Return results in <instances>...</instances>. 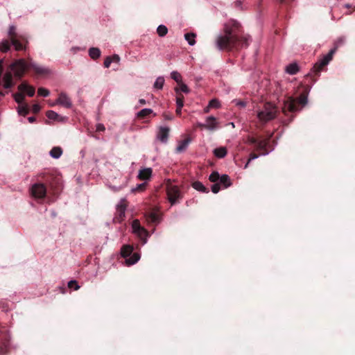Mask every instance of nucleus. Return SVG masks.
<instances>
[{"mask_svg": "<svg viewBox=\"0 0 355 355\" xmlns=\"http://www.w3.org/2000/svg\"><path fill=\"white\" fill-rule=\"evenodd\" d=\"M209 107L211 108H218L220 106V102L217 99H212L209 103Z\"/></svg>", "mask_w": 355, "mask_h": 355, "instance_id": "c03bdc74", "label": "nucleus"}, {"mask_svg": "<svg viewBox=\"0 0 355 355\" xmlns=\"http://www.w3.org/2000/svg\"><path fill=\"white\" fill-rule=\"evenodd\" d=\"M171 77L178 83H181L182 82V78L181 74L176 71H173L171 73Z\"/></svg>", "mask_w": 355, "mask_h": 355, "instance_id": "72a5a7b5", "label": "nucleus"}, {"mask_svg": "<svg viewBox=\"0 0 355 355\" xmlns=\"http://www.w3.org/2000/svg\"><path fill=\"white\" fill-rule=\"evenodd\" d=\"M111 63H112L111 57H110V56L107 57L104 61L105 67L108 68L110 66Z\"/></svg>", "mask_w": 355, "mask_h": 355, "instance_id": "603ef678", "label": "nucleus"}, {"mask_svg": "<svg viewBox=\"0 0 355 355\" xmlns=\"http://www.w3.org/2000/svg\"><path fill=\"white\" fill-rule=\"evenodd\" d=\"M344 42H345V40H344V38H343V37H340V38H338V39L336 41V42H335V44H334V47L332 49H336V50H337V49H338L340 46H341V45H343V44H344Z\"/></svg>", "mask_w": 355, "mask_h": 355, "instance_id": "49530a36", "label": "nucleus"}, {"mask_svg": "<svg viewBox=\"0 0 355 355\" xmlns=\"http://www.w3.org/2000/svg\"><path fill=\"white\" fill-rule=\"evenodd\" d=\"M192 187L196 191L203 192V193L209 192L208 189L200 182H198V181L194 182L192 184Z\"/></svg>", "mask_w": 355, "mask_h": 355, "instance_id": "412c9836", "label": "nucleus"}, {"mask_svg": "<svg viewBox=\"0 0 355 355\" xmlns=\"http://www.w3.org/2000/svg\"><path fill=\"white\" fill-rule=\"evenodd\" d=\"M166 191L167 199L171 205L178 203L182 198L179 187L174 184L171 180L168 179L166 181Z\"/></svg>", "mask_w": 355, "mask_h": 355, "instance_id": "7ed1b4c3", "label": "nucleus"}, {"mask_svg": "<svg viewBox=\"0 0 355 355\" xmlns=\"http://www.w3.org/2000/svg\"><path fill=\"white\" fill-rule=\"evenodd\" d=\"M257 158H258V155H255V154H251V155H250V158H249V159H248V162H247V163H246V164L245 165V168H246L248 167V166L249 163H250L252 160L255 159H257Z\"/></svg>", "mask_w": 355, "mask_h": 355, "instance_id": "5fc2aeb1", "label": "nucleus"}, {"mask_svg": "<svg viewBox=\"0 0 355 355\" xmlns=\"http://www.w3.org/2000/svg\"><path fill=\"white\" fill-rule=\"evenodd\" d=\"M150 217L151 221H153V222L156 221L157 218V215L155 214H154V213H151L150 215Z\"/></svg>", "mask_w": 355, "mask_h": 355, "instance_id": "680f3d73", "label": "nucleus"}, {"mask_svg": "<svg viewBox=\"0 0 355 355\" xmlns=\"http://www.w3.org/2000/svg\"><path fill=\"white\" fill-rule=\"evenodd\" d=\"M8 33L10 40H12V38L19 37L16 31V27L13 25L9 27Z\"/></svg>", "mask_w": 355, "mask_h": 355, "instance_id": "473e14b6", "label": "nucleus"}, {"mask_svg": "<svg viewBox=\"0 0 355 355\" xmlns=\"http://www.w3.org/2000/svg\"><path fill=\"white\" fill-rule=\"evenodd\" d=\"M18 89L21 92H26L28 96H33L35 94V88L33 86L29 85L26 82L21 83L18 86Z\"/></svg>", "mask_w": 355, "mask_h": 355, "instance_id": "ddd939ff", "label": "nucleus"}, {"mask_svg": "<svg viewBox=\"0 0 355 355\" xmlns=\"http://www.w3.org/2000/svg\"><path fill=\"white\" fill-rule=\"evenodd\" d=\"M218 127V123L216 120V118L214 116H208L205 123V129L208 130H214Z\"/></svg>", "mask_w": 355, "mask_h": 355, "instance_id": "1a4fd4ad", "label": "nucleus"}, {"mask_svg": "<svg viewBox=\"0 0 355 355\" xmlns=\"http://www.w3.org/2000/svg\"><path fill=\"white\" fill-rule=\"evenodd\" d=\"M220 178V176L218 172H213L209 175V179L212 182L218 183V182H219Z\"/></svg>", "mask_w": 355, "mask_h": 355, "instance_id": "4c0bfd02", "label": "nucleus"}, {"mask_svg": "<svg viewBox=\"0 0 355 355\" xmlns=\"http://www.w3.org/2000/svg\"><path fill=\"white\" fill-rule=\"evenodd\" d=\"M32 110H33V113H37V112H39L40 111L41 107H40V106L38 104H34L33 105Z\"/></svg>", "mask_w": 355, "mask_h": 355, "instance_id": "13d9d810", "label": "nucleus"}, {"mask_svg": "<svg viewBox=\"0 0 355 355\" xmlns=\"http://www.w3.org/2000/svg\"><path fill=\"white\" fill-rule=\"evenodd\" d=\"M239 28V24L235 20H230L224 25V33L230 36H239L235 33Z\"/></svg>", "mask_w": 355, "mask_h": 355, "instance_id": "423d86ee", "label": "nucleus"}, {"mask_svg": "<svg viewBox=\"0 0 355 355\" xmlns=\"http://www.w3.org/2000/svg\"><path fill=\"white\" fill-rule=\"evenodd\" d=\"M164 84V78L162 76L157 78L155 80L153 87L156 89H162Z\"/></svg>", "mask_w": 355, "mask_h": 355, "instance_id": "cd10ccee", "label": "nucleus"}, {"mask_svg": "<svg viewBox=\"0 0 355 355\" xmlns=\"http://www.w3.org/2000/svg\"><path fill=\"white\" fill-rule=\"evenodd\" d=\"M29 67L32 68L38 75H48L51 73V70L45 67L39 65L36 63H31Z\"/></svg>", "mask_w": 355, "mask_h": 355, "instance_id": "6e6552de", "label": "nucleus"}, {"mask_svg": "<svg viewBox=\"0 0 355 355\" xmlns=\"http://www.w3.org/2000/svg\"><path fill=\"white\" fill-rule=\"evenodd\" d=\"M96 131H98V132H103V131H105V126H104V125H103V124H102V123H98V124L96 125Z\"/></svg>", "mask_w": 355, "mask_h": 355, "instance_id": "6e6d98bb", "label": "nucleus"}, {"mask_svg": "<svg viewBox=\"0 0 355 355\" xmlns=\"http://www.w3.org/2000/svg\"><path fill=\"white\" fill-rule=\"evenodd\" d=\"M68 286L70 288H73L75 291H77L79 289L80 286L78 284V282L75 280H71L68 283Z\"/></svg>", "mask_w": 355, "mask_h": 355, "instance_id": "a18cd8bd", "label": "nucleus"}, {"mask_svg": "<svg viewBox=\"0 0 355 355\" xmlns=\"http://www.w3.org/2000/svg\"><path fill=\"white\" fill-rule=\"evenodd\" d=\"M152 112H153V110L151 109L144 108L138 112L137 116L143 118V117H145V116L149 115Z\"/></svg>", "mask_w": 355, "mask_h": 355, "instance_id": "e433bc0d", "label": "nucleus"}, {"mask_svg": "<svg viewBox=\"0 0 355 355\" xmlns=\"http://www.w3.org/2000/svg\"><path fill=\"white\" fill-rule=\"evenodd\" d=\"M162 116L165 120L171 121L173 119V116L170 114L164 113Z\"/></svg>", "mask_w": 355, "mask_h": 355, "instance_id": "052dcab7", "label": "nucleus"}, {"mask_svg": "<svg viewBox=\"0 0 355 355\" xmlns=\"http://www.w3.org/2000/svg\"><path fill=\"white\" fill-rule=\"evenodd\" d=\"M285 71L288 74L294 75L299 71V67L297 63L293 62L287 65Z\"/></svg>", "mask_w": 355, "mask_h": 355, "instance_id": "f3484780", "label": "nucleus"}, {"mask_svg": "<svg viewBox=\"0 0 355 355\" xmlns=\"http://www.w3.org/2000/svg\"><path fill=\"white\" fill-rule=\"evenodd\" d=\"M15 101L19 105L22 104V102L24 100V95L22 92L17 93L13 95Z\"/></svg>", "mask_w": 355, "mask_h": 355, "instance_id": "c9c22d12", "label": "nucleus"}, {"mask_svg": "<svg viewBox=\"0 0 355 355\" xmlns=\"http://www.w3.org/2000/svg\"><path fill=\"white\" fill-rule=\"evenodd\" d=\"M117 213H118V215H119L118 220L119 221L123 220V218L125 217V210H123L122 209L121 211H118Z\"/></svg>", "mask_w": 355, "mask_h": 355, "instance_id": "864d4df0", "label": "nucleus"}, {"mask_svg": "<svg viewBox=\"0 0 355 355\" xmlns=\"http://www.w3.org/2000/svg\"><path fill=\"white\" fill-rule=\"evenodd\" d=\"M153 173L151 168H143L139 171L137 178L141 180H148Z\"/></svg>", "mask_w": 355, "mask_h": 355, "instance_id": "f8f14e48", "label": "nucleus"}, {"mask_svg": "<svg viewBox=\"0 0 355 355\" xmlns=\"http://www.w3.org/2000/svg\"><path fill=\"white\" fill-rule=\"evenodd\" d=\"M298 103L303 106L306 105L308 103L307 96L305 94H301L298 98Z\"/></svg>", "mask_w": 355, "mask_h": 355, "instance_id": "79ce46f5", "label": "nucleus"}, {"mask_svg": "<svg viewBox=\"0 0 355 355\" xmlns=\"http://www.w3.org/2000/svg\"><path fill=\"white\" fill-rule=\"evenodd\" d=\"M133 251V248L130 245H125L121 248V254L123 257H130Z\"/></svg>", "mask_w": 355, "mask_h": 355, "instance_id": "a211bd4d", "label": "nucleus"}, {"mask_svg": "<svg viewBox=\"0 0 355 355\" xmlns=\"http://www.w3.org/2000/svg\"><path fill=\"white\" fill-rule=\"evenodd\" d=\"M17 112L19 114L26 116L28 113V107L26 104H21L18 106Z\"/></svg>", "mask_w": 355, "mask_h": 355, "instance_id": "c756f323", "label": "nucleus"}, {"mask_svg": "<svg viewBox=\"0 0 355 355\" xmlns=\"http://www.w3.org/2000/svg\"><path fill=\"white\" fill-rule=\"evenodd\" d=\"M2 81L3 87L6 89L10 88L15 85L14 82L12 81V76L11 71H7L4 73Z\"/></svg>", "mask_w": 355, "mask_h": 355, "instance_id": "dca6fc26", "label": "nucleus"}, {"mask_svg": "<svg viewBox=\"0 0 355 355\" xmlns=\"http://www.w3.org/2000/svg\"><path fill=\"white\" fill-rule=\"evenodd\" d=\"M178 85L180 86L179 89L181 92L187 93V94L189 92V89L188 88L187 85L186 84H184L183 82H181V83H179ZM175 91L178 92V89H175Z\"/></svg>", "mask_w": 355, "mask_h": 355, "instance_id": "37998d69", "label": "nucleus"}, {"mask_svg": "<svg viewBox=\"0 0 355 355\" xmlns=\"http://www.w3.org/2000/svg\"><path fill=\"white\" fill-rule=\"evenodd\" d=\"M268 144V139L257 140V149L259 150H266Z\"/></svg>", "mask_w": 355, "mask_h": 355, "instance_id": "a878e982", "label": "nucleus"}, {"mask_svg": "<svg viewBox=\"0 0 355 355\" xmlns=\"http://www.w3.org/2000/svg\"><path fill=\"white\" fill-rule=\"evenodd\" d=\"M46 116L49 119H55L58 117V114L53 110H49L46 112Z\"/></svg>", "mask_w": 355, "mask_h": 355, "instance_id": "de8ad7c7", "label": "nucleus"}, {"mask_svg": "<svg viewBox=\"0 0 355 355\" xmlns=\"http://www.w3.org/2000/svg\"><path fill=\"white\" fill-rule=\"evenodd\" d=\"M249 36H230L228 35H218L216 39V45L220 50L237 48L240 43L241 46H248L249 44Z\"/></svg>", "mask_w": 355, "mask_h": 355, "instance_id": "f257e3e1", "label": "nucleus"}, {"mask_svg": "<svg viewBox=\"0 0 355 355\" xmlns=\"http://www.w3.org/2000/svg\"><path fill=\"white\" fill-rule=\"evenodd\" d=\"M220 189V184L219 183H215L211 187V191L214 193H217Z\"/></svg>", "mask_w": 355, "mask_h": 355, "instance_id": "8fccbe9b", "label": "nucleus"}, {"mask_svg": "<svg viewBox=\"0 0 355 355\" xmlns=\"http://www.w3.org/2000/svg\"><path fill=\"white\" fill-rule=\"evenodd\" d=\"M157 33L159 37H164L167 34L168 28L164 25H159L157 28Z\"/></svg>", "mask_w": 355, "mask_h": 355, "instance_id": "7c9ffc66", "label": "nucleus"}, {"mask_svg": "<svg viewBox=\"0 0 355 355\" xmlns=\"http://www.w3.org/2000/svg\"><path fill=\"white\" fill-rule=\"evenodd\" d=\"M112 58V62H116L117 64L120 62V57L118 55H114L112 56H110Z\"/></svg>", "mask_w": 355, "mask_h": 355, "instance_id": "bf43d9fd", "label": "nucleus"}, {"mask_svg": "<svg viewBox=\"0 0 355 355\" xmlns=\"http://www.w3.org/2000/svg\"><path fill=\"white\" fill-rule=\"evenodd\" d=\"M234 103H235V105L238 107H245L247 105V103L244 101H241V100H234Z\"/></svg>", "mask_w": 355, "mask_h": 355, "instance_id": "09e8293b", "label": "nucleus"}, {"mask_svg": "<svg viewBox=\"0 0 355 355\" xmlns=\"http://www.w3.org/2000/svg\"><path fill=\"white\" fill-rule=\"evenodd\" d=\"M127 203L125 199H122L116 207V211L126 210Z\"/></svg>", "mask_w": 355, "mask_h": 355, "instance_id": "58836bf2", "label": "nucleus"}, {"mask_svg": "<svg viewBox=\"0 0 355 355\" xmlns=\"http://www.w3.org/2000/svg\"><path fill=\"white\" fill-rule=\"evenodd\" d=\"M210 108H211V107H209V105H208V106L205 108L204 112L206 113L208 112L209 111Z\"/></svg>", "mask_w": 355, "mask_h": 355, "instance_id": "338daca9", "label": "nucleus"}, {"mask_svg": "<svg viewBox=\"0 0 355 355\" xmlns=\"http://www.w3.org/2000/svg\"><path fill=\"white\" fill-rule=\"evenodd\" d=\"M181 111H182V108H178V107L177 110H176L177 114H178V115L181 114Z\"/></svg>", "mask_w": 355, "mask_h": 355, "instance_id": "69168bd1", "label": "nucleus"}, {"mask_svg": "<svg viewBox=\"0 0 355 355\" xmlns=\"http://www.w3.org/2000/svg\"><path fill=\"white\" fill-rule=\"evenodd\" d=\"M146 182H143V183L137 184L135 187L132 188L131 189V191L132 193L141 192L146 189Z\"/></svg>", "mask_w": 355, "mask_h": 355, "instance_id": "f704fd0d", "label": "nucleus"}, {"mask_svg": "<svg viewBox=\"0 0 355 355\" xmlns=\"http://www.w3.org/2000/svg\"><path fill=\"white\" fill-rule=\"evenodd\" d=\"M257 140L255 138L252 137H248L247 138V141H246V142L248 144H257Z\"/></svg>", "mask_w": 355, "mask_h": 355, "instance_id": "4d7b16f0", "label": "nucleus"}, {"mask_svg": "<svg viewBox=\"0 0 355 355\" xmlns=\"http://www.w3.org/2000/svg\"><path fill=\"white\" fill-rule=\"evenodd\" d=\"M10 43L14 46L15 51H26L27 49V44H28L27 40L25 41V44H23L21 42H20L19 40V37L12 38V40H10Z\"/></svg>", "mask_w": 355, "mask_h": 355, "instance_id": "4468645a", "label": "nucleus"}, {"mask_svg": "<svg viewBox=\"0 0 355 355\" xmlns=\"http://www.w3.org/2000/svg\"><path fill=\"white\" fill-rule=\"evenodd\" d=\"M28 121H29L30 123H33V122H34V121H35V118H34V117H33V116H31V117H28Z\"/></svg>", "mask_w": 355, "mask_h": 355, "instance_id": "0e129e2a", "label": "nucleus"}, {"mask_svg": "<svg viewBox=\"0 0 355 355\" xmlns=\"http://www.w3.org/2000/svg\"><path fill=\"white\" fill-rule=\"evenodd\" d=\"M89 54L92 59H97L101 56V51L98 48H91Z\"/></svg>", "mask_w": 355, "mask_h": 355, "instance_id": "c85d7f7f", "label": "nucleus"}, {"mask_svg": "<svg viewBox=\"0 0 355 355\" xmlns=\"http://www.w3.org/2000/svg\"><path fill=\"white\" fill-rule=\"evenodd\" d=\"M256 113L259 122L265 124L277 116V108L274 104L267 102L263 107H259Z\"/></svg>", "mask_w": 355, "mask_h": 355, "instance_id": "f03ea898", "label": "nucleus"}, {"mask_svg": "<svg viewBox=\"0 0 355 355\" xmlns=\"http://www.w3.org/2000/svg\"><path fill=\"white\" fill-rule=\"evenodd\" d=\"M135 234H137L141 240H143L144 243L146 242L148 233L146 229L141 227L140 230L135 232Z\"/></svg>", "mask_w": 355, "mask_h": 355, "instance_id": "4be33fe9", "label": "nucleus"}, {"mask_svg": "<svg viewBox=\"0 0 355 355\" xmlns=\"http://www.w3.org/2000/svg\"><path fill=\"white\" fill-rule=\"evenodd\" d=\"M336 53V49H331L329 52L324 55L313 67V70L315 72H319L322 67L327 65L332 60L334 54Z\"/></svg>", "mask_w": 355, "mask_h": 355, "instance_id": "39448f33", "label": "nucleus"}, {"mask_svg": "<svg viewBox=\"0 0 355 355\" xmlns=\"http://www.w3.org/2000/svg\"><path fill=\"white\" fill-rule=\"evenodd\" d=\"M170 129L168 127L161 126L159 128V131L157 133V138L162 142H166Z\"/></svg>", "mask_w": 355, "mask_h": 355, "instance_id": "2eb2a0df", "label": "nucleus"}, {"mask_svg": "<svg viewBox=\"0 0 355 355\" xmlns=\"http://www.w3.org/2000/svg\"><path fill=\"white\" fill-rule=\"evenodd\" d=\"M62 154L60 147H53L50 151V155L54 159H58Z\"/></svg>", "mask_w": 355, "mask_h": 355, "instance_id": "b1692460", "label": "nucleus"}, {"mask_svg": "<svg viewBox=\"0 0 355 355\" xmlns=\"http://www.w3.org/2000/svg\"><path fill=\"white\" fill-rule=\"evenodd\" d=\"M214 154L218 158H223L227 155V149L225 147H220L214 149Z\"/></svg>", "mask_w": 355, "mask_h": 355, "instance_id": "aec40b11", "label": "nucleus"}, {"mask_svg": "<svg viewBox=\"0 0 355 355\" xmlns=\"http://www.w3.org/2000/svg\"><path fill=\"white\" fill-rule=\"evenodd\" d=\"M37 93L40 96L46 97L49 95L50 92L49 91L44 87H40L37 90Z\"/></svg>", "mask_w": 355, "mask_h": 355, "instance_id": "a19ab883", "label": "nucleus"}, {"mask_svg": "<svg viewBox=\"0 0 355 355\" xmlns=\"http://www.w3.org/2000/svg\"><path fill=\"white\" fill-rule=\"evenodd\" d=\"M31 193L34 197L42 198L46 194V188L42 184H36L32 187Z\"/></svg>", "mask_w": 355, "mask_h": 355, "instance_id": "0eeeda50", "label": "nucleus"}, {"mask_svg": "<svg viewBox=\"0 0 355 355\" xmlns=\"http://www.w3.org/2000/svg\"><path fill=\"white\" fill-rule=\"evenodd\" d=\"M287 111L289 112H296L297 109L295 105V99L293 98H289L286 101L284 102V106L282 107V112H286Z\"/></svg>", "mask_w": 355, "mask_h": 355, "instance_id": "9b49d317", "label": "nucleus"}, {"mask_svg": "<svg viewBox=\"0 0 355 355\" xmlns=\"http://www.w3.org/2000/svg\"><path fill=\"white\" fill-rule=\"evenodd\" d=\"M196 126L198 127V128H200L201 129H205V123H197L196 124Z\"/></svg>", "mask_w": 355, "mask_h": 355, "instance_id": "e2e57ef3", "label": "nucleus"}, {"mask_svg": "<svg viewBox=\"0 0 355 355\" xmlns=\"http://www.w3.org/2000/svg\"><path fill=\"white\" fill-rule=\"evenodd\" d=\"M140 259V255L138 253H134L129 258L125 260L127 265L130 266L137 263Z\"/></svg>", "mask_w": 355, "mask_h": 355, "instance_id": "393cba45", "label": "nucleus"}, {"mask_svg": "<svg viewBox=\"0 0 355 355\" xmlns=\"http://www.w3.org/2000/svg\"><path fill=\"white\" fill-rule=\"evenodd\" d=\"M176 104H177V107H178V108H182V107L184 105L183 98L178 97L176 98Z\"/></svg>", "mask_w": 355, "mask_h": 355, "instance_id": "3c124183", "label": "nucleus"}, {"mask_svg": "<svg viewBox=\"0 0 355 355\" xmlns=\"http://www.w3.org/2000/svg\"><path fill=\"white\" fill-rule=\"evenodd\" d=\"M196 35L193 33H186L184 35V39L190 46H193L196 44Z\"/></svg>", "mask_w": 355, "mask_h": 355, "instance_id": "bb28decb", "label": "nucleus"}, {"mask_svg": "<svg viewBox=\"0 0 355 355\" xmlns=\"http://www.w3.org/2000/svg\"><path fill=\"white\" fill-rule=\"evenodd\" d=\"M56 103L67 108L71 107V101L69 96L64 93H61L59 95V97L56 100Z\"/></svg>", "mask_w": 355, "mask_h": 355, "instance_id": "9d476101", "label": "nucleus"}, {"mask_svg": "<svg viewBox=\"0 0 355 355\" xmlns=\"http://www.w3.org/2000/svg\"><path fill=\"white\" fill-rule=\"evenodd\" d=\"M10 49V42L7 40H3L0 43V51L7 52Z\"/></svg>", "mask_w": 355, "mask_h": 355, "instance_id": "2f4dec72", "label": "nucleus"}, {"mask_svg": "<svg viewBox=\"0 0 355 355\" xmlns=\"http://www.w3.org/2000/svg\"><path fill=\"white\" fill-rule=\"evenodd\" d=\"M189 143H190L189 139H184V140L180 141L176 148V151L178 153H181V152L184 151V150H186V148H187Z\"/></svg>", "mask_w": 355, "mask_h": 355, "instance_id": "5701e85b", "label": "nucleus"}, {"mask_svg": "<svg viewBox=\"0 0 355 355\" xmlns=\"http://www.w3.org/2000/svg\"><path fill=\"white\" fill-rule=\"evenodd\" d=\"M29 65L23 59L18 60L10 66V71H12L17 78H21Z\"/></svg>", "mask_w": 355, "mask_h": 355, "instance_id": "20e7f679", "label": "nucleus"}, {"mask_svg": "<svg viewBox=\"0 0 355 355\" xmlns=\"http://www.w3.org/2000/svg\"><path fill=\"white\" fill-rule=\"evenodd\" d=\"M141 226L140 225L139 221L138 220H134L132 223V228L133 233L139 231Z\"/></svg>", "mask_w": 355, "mask_h": 355, "instance_id": "ea45409f", "label": "nucleus"}, {"mask_svg": "<svg viewBox=\"0 0 355 355\" xmlns=\"http://www.w3.org/2000/svg\"><path fill=\"white\" fill-rule=\"evenodd\" d=\"M139 103H140L141 104H145V103H146V101H145L144 99H140V100H139Z\"/></svg>", "mask_w": 355, "mask_h": 355, "instance_id": "774afa93", "label": "nucleus"}, {"mask_svg": "<svg viewBox=\"0 0 355 355\" xmlns=\"http://www.w3.org/2000/svg\"><path fill=\"white\" fill-rule=\"evenodd\" d=\"M219 184H223V188L226 189L232 184V182L230 177L227 175L224 174L220 176Z\"/></svg>", "mask_w": 355, "mask_h": 355, "instance_id": "6ab92c4d", "label": "nucleus"}]
</instances>
